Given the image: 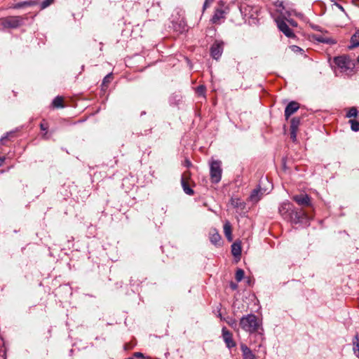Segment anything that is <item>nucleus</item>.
I'll use <instances>...</instances> for the list:
<instances>
[{
  "mask_svg": "<svg viewBox=\"0 0 359 359\" xmlns=\"http://www.w3.org/2000/svg\"><path fill=\"white\" fill-rule=\"evenodd\" d=\"M357 114H358L357 109L355 107H352L348 111V113L346 114V116L349 117V118H351V117H355V118L357 116Z\"/></svg>",
  "mask_w": 359,
  "mask_h": 359,
  "instance_id": "c85d7f7f",
  "label": "nucleus"
},
{
  "mask_svg": "<svg viewBox=\"0 0 359 359\" xmlns=\"http://www.w3.org/2000/svg\"><path fill=\"white\" fill-rule=\"evenodd\" d=\"M4 161H5V158L4 157H0V166L3 164Z\"/></svg>",
  "mask_w": 359,
  "mask_h": 359,
  "instance_id": "37998d69",
  "label": "nucleus"
},
{
  "mask_svg": "<svg viewBox=\"0 0 359 359\" xmlns=\"http://www.w3.org/2000/svg\"><path fill=\"white\" fill-rule=\"evenodd\" d=\"M0 359H6V353L4 351L0 353Z\"/></svg>",
  "mask_w": 359,
  "mask_h": 359,
  "instance_id": "a19ab883",
  "label": "nucleus"
},
{
  "mask_svg": "<svg viewBox=\"0 0 359 359\" xmlns=\"http://www.w3.org/2000/svg\"><path fill=\"white\" fill-rule=\"evenodd\" d=\"M240 326L243 330L248 332L257 331L260 326V321L254 314H248L241 318Z\"/></svg>",
  "mask_w": 359,
  "mask_h": 359,
  "instance_id": "7ed1b4c3",
  "label": "nucleus"
},
{
  "mask_svg": "<svg viewBox=\"0 0 359 359\" xmlns=\"http://www.w3.org/2000/svg\"><path fill=\"white\" fill-rule=\"evenodd\" d=\"M191 180V172L189 171H185L182 175L181 181H186L189 182Z\"/></svg>",
  "mask_w": 359,
  "mask_h": 359,
  "instance_id": "cd10ccee",
  "label": "nucleus"
},
{
  "mask_svg": "<svg viewBox=\"0 0 359 359\" xmlns=\"http://www.w3.org/2000/svg\"><path fill=\"white\" fill-rule=\"evenodd\" d=\"M128 348H130L128 347V344H126V345L125 346V349H128Z\"/></svg>",
  "mask_w": 359,
  "mask_h": 359,
  "instance_id": "de8ad7c7",
  "label": "nucleus"
},
{
  "mask_svg": "<svg viewBox=\"0 0 359 359\" xmlns=\"http://www.w3.org/2000/svg\"><path fill=\"white\" fill-rule=\"evenodd\" d=\"M53 1H54V0H44L41 3V8L42 9L46 8V7L50 6L51 4H53Z\"/></svg>",
  "mask_w": 359,
  "mask_h": 359,
  "instance_id": "2f4dec72",
  "label": "nucleus"
},
{
  "mask_svg": "<svg viewBox=\"0 0 359 359\" xmlns=\"http://www.w3.org/2000/svg\"><path fill=\"white\" fill-rule=\"evenodd\" d=\"M222 332L223 339L226 344V346L229 348H231L236 346V343L233 339L232 334L226 327H223Z\"/></svg>",
  "mask_w": 359,
  "mask_h": 359,
  "instance_id": "1a4fd4ad",
  "label": "nucleus"
},
{
  "mask_svg": "<svg viewBox=\"0 0 359 359\" xmlns=\"http://www.w3.org/2000/svg\"><path fill=\"white\" fill-rule=\"evenodd\" d=\"M292 123H293V142H294L295 140V128L297 127V126L299 124V119L294 117L293 118V121H292Z\"/></svg>",
  "mask_w": 359,
  "mask_h": 359,
  "instance_id": "c756f323",
  "label": "nucleus"
},
{
  "mask_svg": "<svg viewBox=\"0 0 359 359\" xmlns=\"http://www.w3.org/2000/svg\"><path fill=\"white\" fill-rule=\"evenodd\" d=\"M40 128H41V130H44V131H46V133L43 135V137L44 138H47V137H46V134H47V130H48V123H45V122H43V123H41V124H40Z\"/></svg>",
  "mask_w": 359,
  "mask_h": 359,
  "instance_id": "7c9ffc66",
  "label": "nucleus"
},
{
  "mask_svg": "<svg viewBox=\"0 0 359 359\" xmlns=\"http://www.w3.org/2000/svg\"><path fill=\"white\" fill-rule=\"evenodd\" d=\"M282 165H283V170L284 172H285L287 170V167H286V161L284 158L282 161Z\"/></svg>",
  "mask_w": 359,
  "mask_h": 359,
  "instance_id": "4c0bfd02",
  "label": "nucleus"
},
{
  "mask_svg": "<svg viewBox=\"0 0 359 359\" xmlns=\"http://www.w3.org/2000/svg\"><path fill=\"white\" fill-rule=\"evenodd\" d=\"M244 274H245V273L243 269H238L236 272V276H235L236 280L238 282L241 281L244 277Z\"/></svg>",
  "mask_w": 359,
  "mask_h": 359,
  "instance_id": "a878e982",
  "label": "nucleus"
},
{
  "mask_svg": "<svg viewBox=\"0 0 359 359\" xmlns=\"http://www.w3.org/2000/svg\"><path fill=\"white\" fill-rule=\"evenodd\" d=\"M334 63L336 65L335 74L337 76L341 74L349 76L355 74V62L349 57L346 55L335 57Z\"/></svg>",
  "mask_w": 359,
  "mask_h": 359,
  "instance_id": "f03ea898",
  "label": "nucleus"
},
{
  "mask_svg": "<svg viewBox=\"0 0 359 359\" xmlns=\"http://www.w3.org/2000/svg\"><path fill=\"white\" fill-rule=\"evenodd\" d=\"M292 26H293V27H296V26H297V23H296V22H294V21H293Z\"/></svg>",
  "mask_w": 359,
  "mask_h": 359,
  "instance_id": "a18cd8bd",
  "label": "nucleus"
},
{
  "mask_svg": "<svg viewBox=\"0 0 359 359\" xmlns=\"http://www.w3.org/2000/svg\"><path fill=\"white\" fill-rule=\"evenodd\" d=\"M231 252L234 257H239L241 254V247L239 243H234L231 245Z\"/></svg>",
  "mask_w": 359,
  "mask_h": 359,
  "instance_id": "f3484780",
  "label": "nucleus"
},
{
  "mask_svg": "<svg viewBox=\"0 0 359 359\" xmlns=\"http://www.w3.org/2000/svg\"><path fill=\"white\" fill-rule=\"evenodd\" d=\"M294 57L297 61L303 60L307 62L310 60L309 56L305 53V50L295 45H293V57Z\"/></svg>",
  "mask_w": 359,
  "mask_h": 359,
  "instance_id": "6e6552de",
  "label": "nucleus"
},
{
  "mask_svg": "<svg viewBox=\"0 0 359 359\" xmlns=\"http://www.w3.org/2000/svg\"><path fill=\"white\" fill-rule=\"evenodd\" d=\"M357 60H358V62L359 63V56L358 57Z\"/></svg>",
  "mask_w": 359,
  "mask_h": 359,
  "instance_id": "09e8293b",
  "label": "nucleus"
},
{
  "mask_svg": "<svg viewBox=\"0 0 359 359\" xmlns=\"http://www.w3.org/2000/svg\"><path fill=\"white\" fill-rule=\"evenodd\" d=\"M359 46V36L355 33L353 34L351 39V43L348 46L349 49H353L356 47Z\"/></svg>",
  "mask_w": 359,
  "mask_h": 359,
  "instance_id": "a211bd4d",
  "label": "nucleus"
},
{
  "mask_svg": "<svg viewBox=\"0 0 359 359\" xmlns=\"http://www.w3.org/2000/svg\"><path fill=\"white\" fill-rule=\"evenodd\" d=\"M182 187L183 188L184 191L189 195L192 196L194 194V190L189 187V182H187L186 181H181Z\"/></svg>",
  "mask_w": 359,
  "mask_h": 359,
  "instance_id": "6ab92c4d",
  "label": "nucleus"
},
{
  "mask_svg": "<svg viewBox=\"0 0 359 359\" xmlns=\"http://www.w3.org/2000/svg\"><path fill=\"white\" fill-rule=\"evenodd\" d=\"M53 105L55 107H63V98L62 97L57 96L53 101Z\"/></svg>",
  "mask_w": 359,
  "mask_h": 359,
  "instance_id": "5701e85b",
  "label": "nucleus"
},
{
  "mask_svg": "<svg viewBox=\"0 0 359 359\" xmlns=\"http://www.w3.org/2000/svg\"><path fill=\"white\" fill-rule=\"evenodd\" d=\"M353 351L355 355L359 358V335L355 336L353 341Z\"/></svg>",
  "mask_w": 359,
  "mask_h": 359,
  "instance_id": "4be33fe9",
  "label": "nucleus"
},
{
  "mask_svg": "<svg viewBox=\"0 0 359 359\" xmlns=\"http://www.w3.org/2000/svg\"><path fill=\"white\" fill-rule=\"evenodd\" d=\"M224 232L225 236L229 240H231V226L229 222H226L224 225Z\"/></svg>",
  "mask_w": 359,
  "mask_h": 359,
  "instance_id": "412c9836",
  "label": "nucleus"
},
{
  "mask_svg": "<svg viewBox=\"0 0 359 359\" xmlns=\"http://www.w3.org/2000/svg\"><path fill=\"white\" fill-rule=\"evenodd\" d=\"M208 0H206L204 3L203 8H205L208 6Z\"/></svg>",
  "mask_w": 359,
  "mask_h": 359,
  "instance_id": "c03bdc74",
  "label": "nucleus"
},
{
  "mask_svg": "<svg viewBox=\"0 0 359 359\" xmlns=\"http://www.w3.org/2000/svg\"><path fill=\"white\" fill-rule=\"evenodd\" d=\"M241 348L243 352V359H255V355L246 345L241 344Z\"/></svg>",
  "mask_w": 359,
  "mask_h": 359,
  "instance_id": "ddd939ff",
  "label": "nucleus"
},
{
  "mask_svg": "<svg viewBox=\"0 0 359 359\" xmlns=\"http://www.w3.org/2000/svg\"><path fill=\"white\" fill-rule=\"evenodd\" d=\"M299 108V103L293 101V114Z\"/></svg>",
  "mask_w": 359,
  "mask_h": 359,
  "instance_id": "f704fd0d",
  "label": "nucleus"
},
{
  "mask_svg": "<svg viewBox=\"0 0 359 359\" xmlns=\"http://www.w3.org/2000/svg\"><path fill=\"white\" fill-rule=\"evenodd\" d=\"M293 200L302 207H309L311 205L310 198L306 194L295 196L293 197Z\"/></svg>",
  "mask_w": 359,
  "mask_h": 359,
  "instance_id": "9d476101",
  "label": "nucleus"
},
{
  "mask_svg": "<svg viewBox=\"0 0 359 359\" xmlns=\"http://www.w3.org/2000/svg\"><path fill=\"white\" fill-rule=\"evenodd\" d=\"M231 203L235 208H238L243 204V203L239 198H231Z\"/></svg>",
  "mask_w": 359,
  "mask_h": 359,
  "instance_id": "bb28decb",
  "label": "nucleus"
},
{
  "mask_svg": "<svg viewBox=\"0 0 359 359\" xmlns=\"http://www.w3.org/2000/svg\"><path fill=\"white\" fill-rule=\"evenodd\" d=\"M205 90V88L203 86H199L196 88V92L200 95H204Z\"/></svg>",
  "mask_w": 359,
  "mask_h": 359,
  "instance_id": "473e14b6",
  "label": "nucleus"
},
{
  "mask_svg": "<svg viewBox=\"0 0 359 359\" xmlns=\"http://www.w3.org/2000/svg\"><path fill=\"white\" fill-rule=\"evenodd\" d=\"M23 22V18L20 16H9L0 18V30L8 28H17Z\"/></svg>",
  "mask_w": 359,
  "mask_h": 359,
  "instance_id": "20e7f679",
  "label": "nucleus"
},
{
  "mask_svg": "<svg viewBox=\"0 0 359 359\" xmlns=\"http://www.w3.org/2000/svg\"><path fill=\"white\" fill-rule=\"evenodd\" d=\"M7 138H8V135H6V136H4V137H1V138L0 139V144H5L6 140H7Z\"/></svg>",
  "mask_w": 359,
  "mask_h": 359,
  "instance_id": "e433bc0d",
  "label": "nucleus"
},
{
  "mask_svg": "<svg viewBox=\"0 0 359 359\" xmlns=\"http://www.w3.org/2000/svg\"><path fill=\"white\" fill-rule=\"evenodd\" d=\"M113 79L112 74H107L102 81V88L107 87L108 84Z\"/></svg>",
  "mask_w": 359,
  "mask_h": 359,
  "instance_id": "393cba45",
  "label": "nucleus"
},
{
  "mask_svg": "<svg viewBox=\"0 0 359 359\" xmlns=\"http://www.w3.org/2000/svg\"><path fill=\"white\" fill-rule=\"evenodd\" d=\"M223 48H224L223 41H216L212 44L211 49H210L212 57L215 60H218L222 54Z\"/></svg>",
  "mask_w": 359,
  "mask_h": 359,
  "instance_id": "0eeeda50",
  "label": "nucleus"
},
{
  "mask_svg": "<svg viewBox=\"0 0 359 359\" xmlns=\"http://www.w3.org/2000/svg\"><path fill=\"white\" fill-rule=\"evenodd\" d=\"M36 4H37L36 1H22V2H20V3H18V4H15L13 8H22L23 6H34V5H36Z\"/></svg>",
  "mask_w": 359,
  "mask_h": 359,
  "instance_id": "aec40b11",
  "label": "nucleus"
},
{
  "mask_svg": "<svg viewBox=\"0 0 359 359\" xmlns=\"http://www.w3.org/2000/svg\"><path fill=\"white\" fill-rule=\"evenodd\" d=\"M262 194L260 189H254L250 196V201L252 203H257L259 201Z\"/></svg>",
  "mask_w": 359,
  "mask_h": 359,
  "instance_id": "2eb2a0df",
  "label": "nucleus"
},
{
  "mask_svg": "<svg viewBox=\"0 0 359 359\" xmlns=\"http://www.w3.org/2000/svg\"><path fill=\"white\" fill-rule=\"evenodd\" d=\"M222 170L221 161H212L210 164V179L212 183H218L221 180Z\"/></svg>",
  "mask_w": 359,
  "mask_h": 359,
  "instance_id": "39448f33",
  "label": "nucleus"
},
{
  "mask_svg": "<svg viewBox=\"0 0 359 359\" xmlns=\"http://www.w3.org/2000/svg\"><path fill=\"white\" fill-rule=\"evenodd\" d=\"M355 118H356L355 120H358L359 121V114H357V116Z\"/></svg>",
  "mask_w": 359,
  "mask_h": 359,
  "instance_id": "49530a36",
  "label": "nucleus"
},
{
  "mask_svg": "<svg viewBox=\"0 0 359 359\" xmlns=\"http://www.w3.org/2000/svg\"><path fill=\"white\" fill-rule=\"evenodd\" d=\"M228 324L231 326L232 327H233L234 326H236V320H231V321H229L228 322Z\"/></svg>",
  "mask_w": 359,
  "mask_h": 359,
  "instance_id": "58836bf2",
  "label": "nucleus"
},
{
  "mask_svg": "<svg viewBox=\"0 0 359 359\" xmlns=\"http://www.w3.org/2000/svg\"><path fill=\"white\" fill-rule=\"evenodd\" d=\"M184 166L189 168L191 165V163L189 159H185L184 161Z\"/></svg>",
  "mask_w": 359,
  "mask_h": 359,
  "instance_id": "c9c22d12",
  "label": "nucleus"
},
{
  "mask_svg": "<svg viewBox=\"0 0 359 359\" xmlns=\"http://www.w3.org/2000/svg\"><path fill=\"white\" fill-rule=\"evenodd\" d=\"M209 238L210 242L215 245H219L221 241V236L215 229L210 231Z\"/></svg>",
  "mask_w": 359,
  "mask_h": 359,
  "instance_id": "f8f14e48",
  "label": "nucleus"
},
{
  "mask_svg": "<svg viewBox=\"0 0 359 359\" xmlns=\"http://www.w3.org/2000/svg\"><path fill=\"white\" fill-rule=\"evenodd\" d=\"M276 10L271 13L273 18L276 22L278 29L288 37L292 36V31L289 25H292L290 13L287 11L282 1H277L275 4Z\"/></svg>",
  "mask_w": 359,
  "mask_h": 359,
  "instance_id": "f257e3e1",
  "label": "nucleus"
},
{
  "mask_svg": "<svg viewBox=\"0 0 359 359\" xmlns=\"http://www.w3.org/2000/svg\"><path fill=\"white\" fill-rule=\"evenodd\" d=\"M313 38L314 40L320 42L324 43L327 44H334L336 43V41L334 39H332L331 37L324 34H315L313 36Z\"/></svg>",
  "mask_w": 359,
  "mask_h": 359,
  "instance_id": "9b49d317",
  "label": "nucleus"
},
{
  "mask_svg": "<svg viewBox=\"0 0 359 359\" xmlns=\"http://www.w3.org/2000/svg\"><path fill=\"white\" fill-rule=\"evenodd\" d=\"M224 18V12L221 9H217L212 16V21L213 23H219L221 19Z\"/></svg>",
  "mask_w": 359,
  "mask_h": 359,
  "instance_id": "dca6fc26",
  "label": "nucleus"
},
{
  "mask_svg": "<svg viewBox=\"0 0 359 359\" xmlns=\"http://www.w3.org/2000/svg\"><path fill=\"white\" fill-rule=\"evenodd\" d=\"M334 5L335 6H337L338 8H339L340 10H341L342 11H344V8H343V7L341 5H339V4H337V3H334Z\"/></svg>",
  "mask_w": 359,
  "mask_h": 359,
  "instance_id": "79ce46f5",
  "label": "nucleus"
},
{
  "mask_svg": "<svg viewBox=\"0 0 359 359\" xmlns=\"http://www.w3.org/2000/svg\"><path fill=\"white\" fill-rule=\"evenodd\" d=\"M134 356L136 358H142L143 355H142V353H141L140 352H137L134 354Z\"/></svg>",
  "mask_w": 359,
  "mask_h": 359,
  "instance_id": "ea45409f",
  "label": "nucleus"
},
{
  "mask_svg": "<svg viewBox=\"0 0 359 359\" xmlns=\"http://www.w3.org/2000/svg\"><path fill=\"white\" fill-rule=\"evenodd\" d=\"M291 114H292V102H290L285 108V115L286 120L289 124V128H290L289 130H290V134H292V119L290 120V116Z\"/></svg>",
  "mask_w": 359,
  "mask_h": 359,
  "instance_id": "4468645a",
  "label": "nucleus"
},
{
  "mask_svg": "<svg viewBox=\"0 0 359 359\" xmlns=\"http://www.w3.org/2000/svg\"><path fill=\"white\" fill-rule=\"evenodd\" d=\"M279 212L285 219L292 221V207L289 202H283L279 208Z\"/></svg>",
  "mask_w": 359,
  "mask_h": 359,
  "instance_id": "423d86ee",
  "label": "nucleus"
},
{
  "mask_svg": "<svg viewBox=\"0 0 359 359\" xmlns=\"http://www.w3.org/2000/svg\"><path fill=\"white\" fill-rule=\"evenodd\" d=\"M295 15L296 17H297L298 18H299L300 20H305V16L303 13H296L294 12V11L293 10V15Z\"/></svg>",
  "mask_w": 359,
  "mask_h": 359,
  "instance_id": "72a5a7b5",
  "label": "nucleus"
},
{
  "mask_svg": "<svg viewBox=\"0 0 359 359\" xmlns=\"http://www.w3.org/2000/svg\"><path fill=\"white\" fill-rule=\"evenodd\" d=\"M349 123L351 124V128L353 131H359V121L355 119L349 120Z\"/></svg>",
  "mask_w": 359,
  "mask_h": 359,
  "instance_id": "b1692460",
  "label": "nucleus"
}]
</instances>
